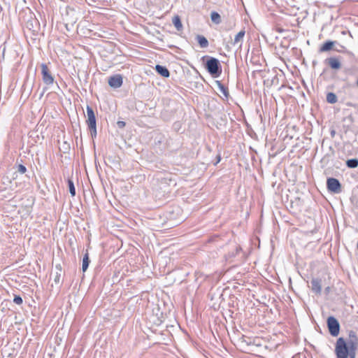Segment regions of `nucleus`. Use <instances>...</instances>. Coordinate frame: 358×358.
Wrapping results in <instances>:
<instances>
[{
	"label": "nucleus",
	"mask_w": 358,
	"mask_h": 358,
	"mask_svg": "<svg viewBox=\"0 0 358 358\" xmlns=\"http://www.w3.org/2000/svg\"><path fill=\"white\" fill-rule=\"evenodd\" d=\"M41 66L42 80H43V83L47 85L53 84L54 77L52 75L48 66L45 64H42Z\"/></svg>",
	"instance_id": "0eeeda50"
},
{
	"label": "nucleus",
	"mask_w": 358,
	"mask_h": 358,
	"mask_svg": "<svg viewBox=\"0 0 358 358\" xmlns=\"http://www.w3.org/2000/svg\"><path fill=\"white\" fill-rule=\"evenodd\" d=\"M67 183H68L69 192H70L71 195L72 196H76V188H75L74 183H73V180L69 178L67 180Z\"/></svg>",
	"instance_id": "5701e85b"
},
{
	"label": "nucleus",
	"mask_w": 358,
	"mask_h": 358,
	"mask_svg": "<svg viewBox=\"0 0 358 358\" xmlns=\"http://www.w3.org/2000/svg\"><path fill=\"white\" fill-rule=\"evenodd\" d=\"M157 73L164 78H169L170 76V72L169 69L164 66L159 64H157L155 67Z\"/></svg>",
	"instance_id": "f8f14e48"
},
{
	"label": "nucleus",
	"mask_w": 358,
	"mask_h": 358,
	"mask_svg": "<svg viewBox=\"0 0 358 358\" xmlns=\"http://www.w3.org/2000/svg\"><path fill=\"white\" fill-rule=\"evenodd\" d=\"M334 134H335V131H331V136H333L334 135Z\"/></svg>",
	"instance_id": "e433bc0d"
},
{
	"label": "nucleus",
	"mask_w": 358,
	"mask_h": 358,
	"mask_svg": "<svg viewBox=\"0 0 358 358\" xmlns=\"http://www.w3.org/2000/svg\"><path fill=\"white\" fill-rule=\"evenodd\" d=\"M123 83V78L120 74H116L110 76L108 79V85L110 87L117 89L120 87Z\"/></svg>",
	"instance_id": "6e6552de"
},
{
	"label": "nucleus",
	"mask_w": 358,
	"mask_h": 358,
	"mask_svg": "<svg viewBox=\"0 0 358 358\" xmlns=\"http://www.w3.org/2000/svg\"><path fill=\"white\" fill-rule=\"evenodd\" d=\"M349 337L350 339L348 341L343 337L337 339L334 350L336 358H356L357 343L352 339L357 340L356 333L350 331Z\"/></svg>",
	"instance_id": "f257e3e1"
},
{
	"label": "nucleus",
	"mask_w": 358,
	"mask_h": 358,
	"mask_svg": "<svg viewBox=\"0 0 358 358\" xmlns=\"http://www.w3.org/2000/svg\"><path fill=\"white\" fill-rule=\"evenodd\" d=\"M87 119L86 120V123L88 127L96 125V116L94 112L93 108L90 106H87Z\"/></svg>",
	"instance_id": "9b49d317"
},
{
	"label": "nucleus",
	"mask_w": 358,
	"mask_h": 358,
	"mask_svg": "<svg viewBox=\"0 0 358 358\" xmlns=\"http://www.w3.org/2000/svg\"><path fill=\"white\" fill-rule=\"evenodd\" d=\"M220 159H221V157H220V155H218V156H217V161H216V162L215 163V164H217V163H219V162H220Z\"/></svg>",
	"instance_id": "2f4dec72"
},
{
	"label": "nucleus",
	"mask_w": 358,
	"mask_h": 358,
	"mask_svg": "<svg viewBox=\"0 0 358 358\" xmlns=\"http://www.w3.org/2000/svg\"><path fill=\"white\" fill-rule=\"evenodd\" d=\"M216 84L218 87V89L223 94L224 98L223 100L227 101L229 98V92L228 87L224 86L220 81L217 80Z\"/></svg>",
	"instance_id": "4468645a"
},
{
	"label": "nucleus",
	"mask_w": 358,
	"mask_h": 358,
	"mask_svg": "<svg viewBox=\"0 0 358 358\" xmlns=\"http://www.w3.org/2000/svg\"><path fill=\"white\" fill-rule=\"evenodd\" d=\"M206 59V62L205 63V69L213 77L218 78L222 73V66L220 63V61L213 57L210 56H203L202 59L204 60Z\"/></svg>",
	"instance_id": "f03ea898"
},
{
	"label": "nucleus",
	"mask_w": 358,
	"mask_h": 358,
	"mask_svg": "<svg viewBox=\"0 0 358 358\" xmlns=\"http://www.w3.org/2000/svg\"><path fill=\"white\" fill-rule=\"evenodd\" d=\"M337 43L336 41H325L319 49V52H328L334 48V45Z\"/></svg>",
	"instance_id": "ddd939ff"
},
{
	"label": "nucleus",
	"mask_w": 358,
	"mask_h": 358,
	"mask_svg": "<svg viewBox=\"0 0 358 358\" xmlns=\"http://www.w3.org/2000/svg\"><path fill=\"white\" fill-rule=\"evenodd\" d=\"M354 199H356V196L352 195V197H351L352 201H353Z\"/></svg>",
	"instance_id": "473e14b6"
},
{
	"label": "nucleus",
	"mask_w": 358,
	"mask_h": 358,
	"mask_svg": "<svg viewBox=\"0 0 358 358\" xmlns=\"http://www.w3.org/2000/svg\"><path fill=\"white\" fill-rule=\"evenodd\" d=\"M157 180L159 188L164 189V192H169L166 189L167 187L176 186V180L169 173L165 174L164 177L157 178Z\"/></svg>",
	"instance_id": "20e7f679"
},
{
	"label": "nucleus",
	"mask_w": 358,
	"mask_h": 358,
	"mask_svg": "<svg viewBox=\"0 0 358 358\" xmlns=\"http://www.w3.org/2000/svg\"><path fill=\"white\" fill-rule=\"evenodd\" d=\"M338 52H343V50H341V48H338V49H335Z\"/></svg>",
	"instance_id": "f704fd0d"
},
{
	"label": "nucleus",
	"mask_w": 358,
	"mask_h": 358,
	"mask_svg": "<svg viewBox=\"0 0 358 358\" xmlns=\"http://www.w3.org/2000/svg\"><path fill=\"white\" fill-rule=\"evenodd\" d=\"M90 263V260L89 257V253L87 251H86L85 254L83 256L82 264V270L83 272H85L87 270Z\"/></svg>",
	"instance_id": "a211bd4d"
},
{
	"label": "nucleus",
	"mask_w": 358,
	"mask_h": 358,
	"mask_svg": "<svg viewBox=\"0 0 358 358\" xmlns=\"http://www.w3.org/2000/svg\"><path fill=\"white\" fill-rule=\"evenodd\" d=\"M327 188L328 191L334 194H339L342 192V186L340 181L335 178L327 179Z\"/></svg>",
	"instance_id": "39448f33"
},
{
	"label": "nucleus",
	"mask_w": 358,
	"mask_h": 358,
	"mask_svg": "<svg viewBox=\"0 0 358 358\" xmlns=\"http://www.w3.org/2000/svg\"><path fill=\"white\" fill-rule=\"evenodd\" d=\"M325 289H326V291L328 292H329V287H327Z\"/></svg>",
	"instance_id": "4c0bfd02"
},
{
	"label": "nucleus",
	"mask_w": 358,
	"mask_h": 358,
	"mask_svg": "<svg viewBox=\"0 0 358 358\" xmlns=\"http://www.w3.org/2000/svg\"><path fill=\"white\" fill-rule=\"evenodd\" d=\"M338 52H343V50H341V48H338V49H335Z\"/></svg>",
	"instance_id": "72a5a7b5"
},
{
	"label": "nucleus",
	"mask_w": 358,
	"mask_h": 358,
	"mask_svg": "<svg viewBox=\"0 0 358 358\" xmlns=\"http://www.w3.org/2000/svg\"><path fill=\"white\" fill-rule=\"evenodd\" d=\"M90 134L92 138H96V125L90 126L88 127Z\"/></svg>",
	"instance_id": "b1692460"
},
{
	"label": "nucleus",
	"mask_w": 358,
	"mask_h": 358,
	"mask_svg": "<svg viewBox=\"0 0 358 358\" xmlns=\"http://www.w3.org/2000/svg\"><path fill=\"white\" fill-rule=\"evenodd\" d=\"M259 339L258 338H254V340H253V343H254V344H255V345H259V343H257V341H259Z\"/></svg>",
	"instance_id": "c756f323"
},
{
	"label": "nucleus",
	"mask_w": 358,
	"mask_h": 358,
	"mask_svg": "<svg viewBox=\"0 0 358 358\" xmlns=\"http://www.w3.org/2000/svg\"><path fill=\"white\" fill-rule=\"evenodd\" d=\"M17 171L23 174L27 171V168L22 164H19L17 166Z\"/></svg>",
	"instance_id": "bb28decb"
},
{
	"label": "nucleus",
	"mask_w": 358,
	"mask_h": 358,
	"mask_svg": "<svg viewBox=\"0 0 358 358\" xmlns=\"http://www.w3.org/2000/svg\"><path fill=\"white\" fill-rule=\"evenodd\" d=\"M55 270H56V271L62 272V268L61 264H57L55 266Z\"/></svg>",
	"instance_id": "c85d7f7f"
},
{
	"label": "nucleus",
	"mask_w": 358,
	"mask_h": 358,
	"mask_svg": "<svg viewBox=\"0 0 358 358\" xmlns=\"http://www.w3.org/2000/svg\"><path fill=\"white\" fill-rule=\"evenodd\" d=\"M337 96L334 92H329L327 94V101L329 103H335L337 102Z\"/></svg>",
	"instance_id": "412c9836"
},
{
	"label": "nucleus",
	"mask_w": 358,
	"mask_h": 358,
	"mask_svg": "<svg viewBox=\"0 0 358 358\" xmlns=\"http://www.w3.org/2000/svg\"><path fill=\"white\" fill-rule=\"evenodd\" d=\"M327 324L329 332L332 336L336 337L338 336L341 326L336 317L334 316H329L327 318Z\"/></svg>",
	"instance_id": "7ed1b4c3"
},
{
	"label": "nucleus",
	"mask_w": 358,
	"mask_h": 358,
	"mask_svg": "<svg viewBox=\"0 0 358 358\" xmlns=\"http://www.w3.org/2000/svg\"><path fill=\"white\" fill-rule=\"evenodd\" d=\"M13 302L17 305H21L23 302L22 298L20 295H15Z\"/></svg>",
	"instance_id": "393cba45"
},
{
	"label": "nucleus",
	"mask_w": 358,
	"mask_h": 358,
	"mask_svg": "<svg viewBox=\"0 0 358 358\" xmlns=\"http://www.w3.org/2000/svg\"><path fill=\"white\" fill-rule=\"evenodd\" d=\"M259 339L258 338H254V340H253V343H254V344H255V345H259V343H257V341H259Z\"/></svg>",
	"instance_id": "7c9ffc66"
},
{
	"label": "nucleus",
	"mask_w": 358,
	"mask_h": 358,
	"mask_svg": "<svg viewBox=\"0 0 358 358\" xmlns=\"http://www.w3.org/2000/svg\"><path fill=\"white\" fill-rule=\"evenodd\" d=\"M61 275H62V272L55 271L54 281L56 284H58L60 282Z\"/></svg>",
	"instance_id": "a878e982"
},
{
	"label": "nucleus",
	"mask_w": 358,
	"mask_h": 358,
	"mask_svg": "<svg viewBox=\"0 0 358 358\" xmlns=\"http://www.w3.org/2000/svg\"><path fill=\"white\" fill-rule=\"evenodd\" d=\"M346 165L348 168H356L358 166V159L354 158L348 159L346 161Z\"/></svg>",
	"instance_id": "4be33fe9"
},
{
	"label": "nucleus",
	"mask_w": 358,
	"mask_h": 358,
	"mask_svg": "<svg viewBox=\"0 0 358 358\" xmlns=\"http://www.w3.org/2000/svg\"><path fill=\"white\" fill-rule=\"evenodd\" d=\"M210 18H211L212 22H213L214 23H215L217 24H218L221 22V16L218 13H217L215 11H213L210 13Z\"/></svg>",
	"instance_id": "aec40b11"
},
{
	"label": "nucleus",
	"mask_w": 358,
	"mask_h": 358,
	"mask_svg": "<svg viewBox=\"0 0 358 358\" xmlns=\"http://www.w3.org/2000/svg\"><path fill=\"white\" fill-rule=\"evenodd\" d=\"M172 23L178 31H181L183 27L179 15H175L173 17Z\"/></svg>",
	"instance_id": "f3484780"
},
{
	"label": "nucleus",
	"mask_w": 358,
	"mask_h": 358,
	"mask_svg": "<svg viewBox=\"0 0 358 358\" xmlns=\"http://www.w3.org/2000/svg\"><path fill=\"white\" fill-rule=\"evenodd\" d=\"M69 15V11H67V13H66L67 16H66V18L65 19V20H66L65 27L67 29V30H69L70 29L69 27H72L74 25V24L76 22V20H77L76 18H71V17L69 18L68 17Z\"/></svg>",
	"instance_id": "6ab92c4d"
},
{
	"label": "nucleus",
	"mask_w": 358,
	"mask_h": 358,
	"mask_svg": "<svg viewBox=\"0 0 358 358\" xmlns=\"http://www.w3.org/2000/svg\"><path fill=\"white\" fill-rule=\"evenodd\" d=\"M355 83L358 85V78H356Z\"/></svg>",
	"instance_id": "c9c22d12"
},
{
	"label": "nucleus",
	"mask_w": 358,
	"mask_h": 358,
	"mask_svg": "<svg viewBox=\"0 0 358 358\" xmlns=\"http://www.w3.org/2000/svg\"><path fill=\"white\" fill-rule=\"evenodd\" d=\"M117 125L119 128L122 129L125 127L126 123L124 121H117Z\"/></svg>",
	"instance_id": "cd10ccee"
},
{
	"label": "nucleus",
	"mask_w": 358,
	"mask_h": 358,
	"mask_svg": "<svg viewBox=\"0 0 358 358\" xmlns=\"http://www.w3.org/2000/svg\"><path fill=\"white\" fill-rule=\"evenodd\" d=\"M196 39L199 45H200V47L202 48H206L209 45L208 41L203 35H197L196 36Z\"/></svg>",
	"instance_id": "dca6fc26"
},
{
	"label": "nucleus",
	"mask_w": 358,
	"mask_h": 358,
	"mask_svg": "<svg viewBox=\"0 0 358 358\" xmlns=\"http://www.w3.org/2000/svg\"><path fill=\"white\" fill-rule=\"evenodd\" d=\"M24 27L27 29L31 31L34 35H36L40 29V24L34 16L30 15V17L25 22Z\"/></svg>",
	"instance_id": "423d86ee"
},
{
	"label": "nucleus",
	"mask_w": 358,
	"mask_h": 358,
	"mask_svg": "<svg viewBox=\"0 0 358 358\" xmlns=\"http://www.w3.org/2000/svg\"><path fill=\"white\" fill-rule=\"evenodd\" d=\"M245 31L244 29H242L241 30L236 36H235V38H234V40L233 41V45H236L237 44H238L240 43V45H239V48H241V45H242V41L243 40V38L245 36Z\"/></svg>",
	"instance_id": "2eb2a0df"
},
{
	"label": "nucleus",
	"mask_w": 358,
	"mask_h": 358,
	"mask_svg": "<svg viewBox=\"0 0 358 358\" xmlns=\"http://www.w3.org/2000/svg\"><path fill=\"white\" fill-rule=\"evenodd\" d=\"M310 284L313 292L320 295L322 292V280L318 278H313L310 281Z\"/></svg>",
	"instance_id": "9d476101"
},
{
	"label": "nucleus",
	"mask_w": 358,
	"mask_h": 358,
	"mask_svg": "<svg viewBox=\"0 0 358 358\" xmlns=\"http://www.w3.org/2000/svg\"><path fill=\"white\" fill-rule=\"evenodd\" d=\"M324 63L334 70H338L341 68V63L338 58L331 57L324 60Z\"/></svg>",
	"instance_id": "1a4fd4ad"
}]
</instances>
